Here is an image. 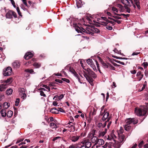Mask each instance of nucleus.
Returning a JSON list of instances; mask_svg holds the SVG:
<instances>
[{
	"label": "nucleus",
	"mask_w": 148,
	"mask_h": 148,
	"mask_svg": "<svg viewBox=\"0 0 148 148\" xmlns=\"http://www.w3.org/2000/svg\"><path fill=\"white\" fill-rule=\"evenodd\" d=\"M62 80H60L59 79H56L55 80V81L56 82H59L60 83H62L63 82V81H62Z\"/></svg>",
	"instance_id": "62"
},
{
	"label": "nucleus",
	"mask_w": 148,
	"mask_h": 148,
	"mask_svg": "<svg viewBox=\"0 0 148 148\" xmlns=\"http://www.w3.org/2000/svg\"><path fill=\"white\" fill-rule=\"evenodd\" d=\"M42 87L45 88H46L48 90V91L49 92L50 91V88L49 86H47V85H43Z\"/></svg>",
	"instance_id": "47"
},
{
	"label": "nucleus",
	"mask_w": 148,
	"mask_h": 148,
	"mask_svg": "<svg viewBox=\"0 0 148 148\" xmlns=\"http://www.w3.org/2000/svg\"><path fill=\"white\" fill-rule=\"evenodd\" d=\"M51 112L53 114H58V111L55 108H52L51 110H50Z\"/></svg>",
	"instance_id": "28"
},
{
	"label": "nucleus",
	"mask_w": 148,
	"mask_h": 148,
	"mask_svg": "<svg viewBox=\"0 0 148 148\" xmlns=\"http://www.w3.org/2000/svg\"><path fill=\"white\" fill-rule=\"evenodd\" d=\"M12 69L10 67H8L6 69H4L3 74L4 76L10 75L11 73Z\"/></svg>",
	"instance_id": "5"
},
{
	"label": "nucleus",
	"mask_w": 148,
	"mask_h": 148,
	"mask_svg": "<svg viewBox=\"0 0 148 148\" xmlns=\"http://www.w3.org/2000/svg\"><path fill=\"white\" fill-rule=\"evenodd\" d=\"M110 119V117L108 118L107 120L104 123V124L103 125L102 124V126L103 128H104L106 126L107 124V123L109 121Z\"/></svg>",
	"instance_id": "38"
},
{
	"label": "nucleus",
	"mask_w": 148,
	"mask_h": 148,
	"mask_svg": "<svg viewBox=\"0 0 148 148\" xmlns=\"http://www.w3.org/2000/svg\"><path fill=\"white\" fill-rule=\"evenodd\" d=\"M1 113L2 116L4 117L6 116V112L5 109H4L2 110L1 111Z\"/></svg>",
	"instance_id": "27"
},
{
	"label": "nucleus",
	"mask_w": 148,
	"mask_h": 148,
	"mask_svg": "<svg viewBox=\"0 0 148 148\" xmlns=\"http://www.w3.org/2000/svg\"><path fill=\"white\" fill-rule=\"evenodd\" d=\"M55 84H57L56 82H53L49 84V86L50 87L51 86H55Z\"/></svg>",
	"instance_id": "51"
},
{
	"label": "nucleus",
	"mask_w": 148,
	"mask_h": 148,
	"mask_svg": "<svg viewBox=\"0 0 148 148\" xmlns=\"http://www.w3.org/2000/svg\"><path fill=\"white\" fill-rule=\"evenodd\" d=\"M99 134L98 136L99 137H100L101 136H103L106 133L105 132H100L99 131Z\"/></svg>",
	"instance_id": "37"
},
{
	"label": "nucleus",
	"mask_w": 148,
	"mask_h": 148,
	"mask_svg": "<svg viewBox=\"0 0 148 148\" xmlns=\"http://www.w3.org/2000/svg\"><path fill=\"white\" fill-rule=\"evenodd\" d=\"M107 22L108 23H111L113 25H115V23L114 22L110 21V20H108L107 21Z\"/></svg>",
	"instance_id": "61"
},
{
	"label": "nucleus",
	"mask_w": 148,
	"mask_h": 148,
	"mask_svg": "<svg viewBox=\"0 0 148 148\" xmlns=\"http://www.w3.org/2000/svg\"><path fill=\"white\" fill-rule=\"evenodd\" d=\"M124 7H125V8L127 10L126 12H127L130 13V8L126 6H124Z\"/></svg>",
	"instance_id": "43"
},
{
	"label": "nucleus",
	"mask_w": 148,
	"mask_h": 148,
	"mask_svg": "<svg viewBox=\"0 0 148 148\" xmlns=\"http://www.w3.org/2000/svg\"><path fill=\"white\" fill-rule=\"evenodd\" d=\"M136 76L138 77V80L140 81L143 78V72L140 71H139L137 73Z\"/></svg>",
	"instance_id": "13"
},
{
	"label": "nucleus",
	"mask_w": 148,
	"mask_h": 148,
	"mask_svg": "<svg viewBox=\"0 0 148 148\" xmlns=\"http://www.w3.org/2000/svg\"><path fill=\"white\" fill-rule=\"evenodd\" d=\"M96 111L97 110L95 109L94 108H93V112H90V114H92V115H94L96 114Z\"/></svg>",
	"instance_id": "46"
},
{
	"label": "nucleus",
	"mask_w": 148,
	"mask_h": 148,
	"mask_svg": "<svg viewBox=\"0 0 148 148\" xmlns=\"http://www.w3.org/2000/svg\"><path fill=\"white\" fill-rule=\"evenodd\" d=\"M23 4L28 8V10L30 11H32L34 10V8H36V4L35 3H33L30 6H29L27 3L26 0H22Z\"/></svg>",
	"instance_id": "3"
},
{
	"label": "nucleus",
	"mask_w": 148,
	"mask_h": 148,
	"mask_svg": "<svg viewBox=\"0 0 148 148\" xmlns=\"http://www.w3.org/2000/svg\"><path fill=\"white\" fill-rule=\"evenodd\" d=\"M99 20H101L102 19L107 22L108 19L105 17H101L100 18H99Z\"/></svg>",
	"instance_id": "42"
},
{
	"label": "nucleus",
	"mask_w": 148,
	"mask_h": 148,
	"mask_svg": "<svg viewBox=\"0 0 148 148\" xmlns=\"http://www.w3.org/2000/svg\"><path fill=\"white\" fill-rule=\"evenodd\" d=\"M123 131H124V130H123V127H120V130L119 131V132H118V133L119 134V133L121 134H122L123 132Z\"/></svg>",
	"instance_id": "48"
},
{
	"label": "nucleus",
	"mask_w": 148,
	"mask_h": 148,
	"mask_svg": "<svg viewBox=\"0 0 148 148\" xmlns=\"http://www.w3.org/2000/svg\"><path fill=\"white\" fill-rule=\"evenodd\" d=\"M16 9L18 12V14L19 15L21 16H22V15L21 14V12L20 10V9L19 7H17Z\"/></svg>",
	"instance_id": "41"
},
{
	"label": "nucleus",
	"mask_w": 148,
	"mask_h": 148,
	"mask_svg": "<svg viewBox=\"0 0 148 148\" xmlns=\"http://www.w3.org/2000/svg\"><path fill=\"white\" fill-rule=\"evenodd\" d=\"M13 114V112L11 110L9 111L7 113V116L8 117L10 118L12 116Z\"/></svg>",
	"instance_id": "30"
},
{
	"label": "nucleus",
	"mask_w": 148,
	"mask_h": 148,
	"mask_svg": "<svg viewBox=\"0 0 148 148\" xmlns=\"http://www.w3.org/2000/svg\"><path fill=\"white\" fill-rule=\"evenodd\" d=\"M143 64L145 68H147L148 65V63L146 62H145L143 63Z\"/></svg>",
	"instance_id": "55"
},
{
	"label": "nucleus",
	"mask_w": 148,
	"mask_h": 148,
	"mask_svg": "<svg viewBox=\"0 0 148 148\" xmlns=\"http://www.w3.org/2000/svg\"><path fill=\"white\" fill-rule=\"evenodd\" d=\"M86 72L84 71V76L86 78L87 80L92 86L94 85L93 82L94 80L92 78H95L97 77V75L95 73L89 68L85 69Z\"/></svg>",
	"instance_id": "1"
},
{
	"label": "nucleus",
	"mask_w": 148,
	"mask_h": 148,
	"mask_svg": "<svg viewBox=\"0 0 148 148\" xmlns=\"http://www.w3.org/2000/svg\"><path fill=\"white\" fill-rule=\"evenodd\" d=\"M33 66L35 68H38L41 65L39 63L35 62L33 64Z\"/></svg>",
	"instance_id": "33"
},
{
	"label": "nucleus",
	"mask_w": 148,
	"mask_h": 148,
	"mask_svg": "<svg viewBox=\"0 0 148 148\" xmlns=\"http://www.w3.org/2000/svg\"><path fill=\"white\" fill-rule=\"evenodd\" d=\"M134 4H135L137 6V8L139 10H140V2L139 0H133Z\"/></svg>",
	"instance_id": "21"
},
{
	"label": "nucleus",
	"mask_w": 148,
	"mask_h": 148,
	"mask_svg": "<svg viewBox=\"0 0 148 148\" xmlns=\"http://www.w3.org/2000/svg\"><path fill=\"white\" fill-rule=\"evenodd\" d=\"M77 6L78 8L81 7L85 4V3L82 0H76Z\"/></svg>",
	"instance_id": "12"
},
{
	"label": "nucleus",
	"mask_w": 148,
	"mask_h": 148,
	"mask_svg": "<svg viewBox=\"0 0 148 148\" xmlns=\"http://www.w3.org/2000/svg\"><path fill=\"white\" fill-rule=\"evenodd\" d=\"M121 143L119 142H116L113 145L114 147L115 148H120L121 146Z\"/></svg>",
	"instance_id": "24"
},
{
	"label": "nucleus",
	"mask_w": 148,
	"mask_h": 148,
	"mask_svg": "<svg viewBox=\"0 0 148 148\" xmlns=\"http://www.w3.org/2000/svg\"><path fill=\"white\" fill-rule=\"evenodd\" d=\"M134 119L130 118L127 119L125 121L127 125H129L131 123L133 122Z\"/></svg>",
	"instance_id": "23"
},
{
	"label": "nucleus",
	"mask_w": 148,
	"mask_h": 148,
	"mask_svg": "<svg viewBox=\"0 0 148 148\" xmlns=\"http://www.w3.org/2000/svg\"><path fill=\"white\" fill-rule=\"evenodd\" d=\"M125 136L123 134H121L120 136L121 139L120 140V142L121 143L125 141Z\"/></svg>",
	"instance_id": "29"
},
{
	"label": "nucleus",
	"mask_w": 148,
	"mask_h": 148,
	"mask_svg": "<svg viewBox=\"0 0 148 148\" xmlns=\"http://www.w3.org/2000/svg\"><path fill=\"white\" fill-rule=\"evenodd\" d=\"M145 74L146 77H148V70H146L145 72Z\"/></svg>",
	"instance_id": "64"
},
{
	"label": "nucleus",
	"mask_w": 148,
	"mask_h": 148,
	"mask_svg": "<svg viewBox=\"0 0 148 148\" xmlns=\"http://www.w3.org/2000/svg\"><path fill=\"white\" fill-rule=\"evenodd\" d=\"M104 143V142L103 139H98L97 142V144L101 145L103 144Z\"/></svg>",
	"instance_id": "25"
},
{
	"label": "nucleus",
	"mask_w": 148,
	"mask_h": 148,
	"mask_svg": "<svg viewBox=\"0 0 148 148\" xmlns=\"http://www.w3.org/2000/svg\"><path fill=\"white\" fill-rule=\"evenodd\" d=\"M13 90L12 89L10 88L8 89L6 91V94L8 95H10L11 94Z\"/></svg>",
	"instance_id": "34"
},
{
	"label": "nucleus",
	"mask_w": 148,
	"mask_h": 148,
	"mask_svg": "<svg viewBox=\"0 0 148 148\" xmlns=\"http://www.w3.org/2000/svg\"><path fill=\"white\" fill-rule=\"evenodd\" d=\"M88 29H90V27H86V29H85L82 27V28H81V31L80 33H83V32H85L86 33L90 34V32L88 31Z\"/></svg>",
	"instance_id": "19"
},
{
	"label": "nucleus",
	"mask_w": 148,
	"mask_h": 148,
	"mask_svg": "<svg viewBox=\"0 0 148 148\" xmlns=\"http://www.w3.org/2000/svg\"><path fill=\"white\" fill-rule=\"evenodd\" d=\"M50 127L53 126L54 128H56L57 127V126L54 123H51L50 124Z\"/></svg>",
	"instance_id": "44"
},
{
	"label": "nucleus",
	"mask_w": 148,
	"mask_h": 148,
	"mask_svg": "<svg viewBox=\"0 0 148 148\" xmlns=\"http://www.w3.org/2000/svg\"><path fill=\"white\" fill-rule=\"evenodd\" d=\"M10 1H11V3L12 5H13V7L14 8H16V7L15 5V3L14 1L13 0H10Z\"/></svg>",
	"instance_id": "54"
},
{
	"label": "nucleus",
	"mask_w": 148,
	"mask_h": 148,
	"mask_svg": "<svg viewBox=\"0 0 148 148\" xmlns=\"http://www.w3.org/2000/svg\"><path fill=\"white\" fill-rule=\"evenodd\" d=\"M112 10L113 11H115L116 12H118V10L117 9L114 7H113L112 8Z\"/></svg>",
	"instance_id": "50"
},
{
	"label": "nucleus",
	"mask_w": 148,
	"mask_h": 148,
	"mask_svg": "<svg viewBox=\"0 0 148 148\" xmlns=\"http://www.w3.org/2000/svg\"><path fill=\"white\" fill-rule=\"evenodd\" d=\"M67 127H68L69 128H70V127H73V131H74L75 130V127L73 125H69Z\"/></svg>",
	"instance_id": "60"
},
{
	"label": "nucleus",
	"mask_w": 148,
	"mask_h": 148,
	"mask_svg": "<svg viewBox=\"0 0 148 148\" xmlns=\"http://www.w3.org/2000/svg\"><path fill=\"white\" fill-rule=\"evenodd\" d=\"M148 109L147 106L145 108L144 110L138 108H136L135 109V112L138 116H145L146 114Z\"/></svg>",
	"instance_id": "2"
},
{
	"label": "nucleus",
	"mask_w": 148,
	"mask_h": 148,
	"mask_svg": "<svg viewBox=\"0 0 148 148\" xmlns=\"http://www.w3.org/2000/svg\"><path fill=\"white\" fill-rule=\"evenodd\" d=\"M109 113L108 112H106L104 114L102 118V120L103 121H105L107 119L108 117L109 116Z\"/></svg>",
	"instance_id": "22"
},
{
	"label": "nucleus",
	"mask_w": 148,
	"mask_h": 148,
	"mask_svg": "<svg viewBox=\"0 0 148 148\" xmlns=\"http://www.w3.org/2000/svg\"><path fill=\"white\" fill-rule=\"evenodd\" d=\"M106 28L109 30H112V27L110 25H106Z\"/></svg>",
	"instance_id": "58"
},
{
	"label": "nucleus",
	"mask_w": 148,
	"mask_h": 148,
	"mask_svg": "<svg viewBox=\"0 0 148 148\" xmlns=\"http://www.w3.org/2000/svg\"><path fill=\"white\" fill-rule=\"evenodd\" d=\"M127 1L128 0H121V2L122 3L125 5L127 2Z\"/></svg>",
	"instance_id": "57"
},
{
	"label": "nucleus",
	"mask_w": 148,
	"mask_h": 148,
	"mask_svg": "<svg viewBox=\"0 0 148 148\" xmlns=\"http://www.w3.org/2000/svg\"><path fill=\"white\" fill-rule=\"evenodd\" d=\"M91 67L93 69V70L96 71H97L96 67L94 63L90 65Z\"/></svg>",
	"instance_id": "40"
},
{
	"label": "nucleus",
	"mask_w": 148,
	"mask_h": 148,
	"mask_svg": "<svg viewBox=\"0 0 148 148\" xmlns=\"http://www.w3.org/2000/svg\"><path fill=\"white\" fill-rule=\"evenodd\" d=\"M19 102V98H17L15 101V105L16 106H18V103Z\"/></svg>",
	"instance_id": "52"
},
{
	"label": "nucleus",
	"mask_w": 148,
	"mask_h": 148,
	"mask_svg": "<svg viewBox=\"0 0 148 148\" xmlns=\"http://www.w3.org/2000/svg\"><path fill=\"white\" fill-rule=\"evenodd\" d=\"M83 144L85 145L86 147L88 148L90 147L92 145L91 143L88 139L84 140L83 142Z\"/></svg>",
	"instance_id": "10"
},
{
	"label": "nucleus",
	"mask_w": 148,
	"mask_h": 148,
	"mask_svg": "<svg viewBox=\"0 0 148 148\" xmlns=\"http://www.w3.org/2000/svg\"><path fill=\"white\" fill-rule=\"evenodd\" d=\"M101 64H102V66L105 69L106 68H108L109 64V63H108L106 64L104 63V62H102Z\"/></svg>",
	"instance_id": "31"
},
{
	"label": "nucleus",
	"mask_w": 148,
	"mask_h": 148,
	"mask_svg": "<svg viewBox=\"0 0 148 148\" xmlns=\"http://www.w3.org/2000/svg\"><path fill=\"white\" fill-rule=\"evenodd\" d=\"M18 91L20 92V95H23L21 97L23 99H24L26 96V95L25 93V89L24 88H20L18 89Z\"/></svg>",
	"instance_id": "8"
},
{
	"label": "nucleus",
	"mask_w": 148,
	"mask_h": 148,
	"mask_svg": "<svg viewBox=\"0 0 148 148\" xmlns=\"http://www.w3.org/2000/svg\"><path fill=\"white\" fill-rule=\"evenodd\" d=\"M88 31L90 32V34L91 35L94 34V33H98L100 32V31L98 29L95 28V27H90V29H88Z\"/></svg>",
	"instance_id": "6"
},
{
	"label": "nucleus",
	"mask_w": 148,
	"mask_h": 148,
	"mask_svg": "<svg viewBox=\"0 0 148 148\" xmlns=\"http://www.w3.org/2000/svg\"><path fill=\"white\" fill-rule=\"evenodd\" d=\"M98 140V139L97 137L93 136L91 139V141L93 143H95V145H97Z\"/></svg>",
	"instance_id": "20"
},
{
	"label": "nucleus",
	"mask_w": 148,
	"mask_h": 148,
	"mask_svg": "<svg viewBox=\"0 0 148 148\" xmlns=\"http://www.w3.org/2000/svg\"><path fill=\"white\" fill-rule=\"evenodd\" d=\"M24 71L25 72L29 73L31 74L34 72V71L32 69H26Z\"/></svg>",
	"instance_id": "32"
},
{
	"label": "nucleus",
	"mask_w": 148,
	"mask_h": 148,
	"mask_svg": "<svg viewBox=\"0 0 148 148\" xmlns=\"http://www.w3.org/2000/svg\"><path fill=\"white\" fill-rule=\"evenodd\" d=\"M33 56V54L31 52H29L27 53L24 56L25 60H28L32 58Z\"/></svg>",
	"instance_id": "11"
},
{
	"label": "nucleus",
	"mask_w": 148,
	"mask_h": 148,
	"mask_svg": "<svg viewBox=\"0 0 148 148\" xmlns=\"http://www.w3.org/2000/svg\"><path fill=\"white\" fill-rule=\"evenodd\" d=\"M143 143H144L143 141V140L141 141L138 145V147L140 148H141L142 147V146H143Z\"/></svg>",
	"instance_id": "45"
},
{
	"label": "nucleus",
	"mask_w": 148,
	"mask_h": 148,
	"mask_svg": "<svg viewBox=\"0 0 148 148\" xmlns=\"http://www.w3.org/2000/svg\"><path fill=\"white\" fill-rule=\"evenodd\" d=\"M114 21L117 23L118 24H120L121 23L122 21H119L115 19H114Z\"/></svg>",
	"instance_id": "63"
},
{
	"label": "nucleus",
	"mask_w": 148,
	"mask_h": 148,
	"mask_svg": "<svg viewBox=\"0 0 148 148\" xmlns=\"http://www.w3.org/2000/svg\"><path fill=\"white\" fill-rule=\"evenodd\" d=\"M87 63L90 65H91L93 63L91 59H89L87 60L86 61Z\"/></svg>",
	"instance_id": "36"
},
{
	"label": "nucleus",
	"mask_w": 148,
	"mask_h": 148,
	"mask_svg": "<svg viewBox=\"0 0 148 148\" xmlns=\"http://www.w3.org/2000/svg\"><path fill=\"white\" fill-rule=\"evenodd\" d=\"M40 95L41 96H43L45 97H46V95L44 93V92L42 91H40Z\"/></svg>",
	"instance_id": "53"
},
{
	"label": "nucleus",
	"mask_w": 148,
	"mask_h": 148,
	"mask_svg": "<svg viewBox=\"0 0 148 148\" xmlns=\"http://www.w3.org/2000/svg\"><path fill=\"white\" fill-rule=\"evenodd\" d=\"M79 137V136H70V139L72 141L75 142L78 140Z\"/></svg>",
	"instance_id": "18"
},
{
	"label": "nucleus",
	"mask_w": 148,
	"mask_h": 148,
	"mask_svg": "<svg viewBox=\"0 0 148 148\" xmlns=\"http://www.w3.org/2000/svg\"><path fill=\"white\" fill-rule=\"evenodd\" d=\"M115 61L117 62V63H119L121 64L122 65H125V64L124 63V62H121L120 61H118V60H115Z\"/></svg>",
	"instance_id": "56"
},
{
	"label": "nucleus",
	"mask_w": 148,
	"mask_h": 148,
	"mask_svg": "<svg viewBox=\"0 0 148 148\" xmlns=\"http://www.w3.org/2000/svg\"><path fill=\"white\" fill-rule=\"evenodd\" d=\"M13 66L15 68H18L20 66V64L18 61H15L12 64Z\"/></svg>",
	"instance_id": "15"
},
{
	"label": "nucleus",
	"mask_w": 148,
	"mask_h": 148,
	"mask_svg": "<svg viewBox=\"0 0 148 148\" xmlns=\"http://www.w3.org/2000/svg\"><path fill=\"white\" fill-rule=\"evenodd\" d=\"M12 78H10L8 79H7L6 80H1V83H3L7 85V86L10 83H11L12 82Z\"/></svg>",
	"instance_id": "14"
},
{
	"label": "nucleus",
	"mask_w": 148,
	"mask_h": 148,
	"mask_svg": "<svg viewBox=\"0 0 148 148\" xmlns=\"http://www.w3.org/2000/svg\"><path fill=\"white\" fill-rule=\"evenodd\" d=\"M3 84L0 85V91L2 92L4 91L5 89L7 87V85L3 83Z\"/></svg>",
	"instance_id": "17"
},
{
	"label": "nucleus",
	"mask_w": 148,
	"mask_h": 148,
	"mask_svg": "<svg viewBox=\"0 0 148 148\" xmlns=\"http://www.w3.org/2000/svg\"><path fill=\"white\" fill-rule=\"evenodd\" d=\"M73 26L75 28V30L78 33L81 32L82 27L80 24H77L74 23L73 24Z\"/></svg>",
	"instance_id": "7"
},
{
	"label": "nucleus",
	"mask_w": 148,
	"mask_h": 148,
	"mask_svg": "<svg viewBox=\"0 0 148 148\" xmlns=\"http://www.w3.org/2000/svg\"><path fill=\"white\" fill-rule=\"evenodd\" d=\"M61 79L64 81L68 83H69L70 82L69 79L65 78H62Z\"/></svg>",
	"instance_id": "49"
},
{
	"label": "nucleus",
	"mask_w": 148,
	"mask_h": 148,
	"mask_svg": "<svg viewBox=\"0 0 148 148\" xmlns=\"http://www.w3.org/2000/svg\"><path fill=\"white\" fill-rule=\"evenodd\" d=\"M100 22L102 23H101L99 22L95 21L94 22L95 25H96L97 26L100 27V25H103V26H106L108 24V23L107 22H104L102 21H100Z\"/></svg>",
	"instance_id": "9"
},
{
	"label": "nucleus",
	"mask_w": 148,
	"mask_h": 148,
	"mask_svg": "<svg viewBox=\"0 0 148 148\" xmlns=\"http://www.w3.org/2000/svg\"><path fill=\"white\" fill-rule=\"evenodd\" d=\"M13 16L14 18H16L17 17V15L16 13L12 10H10L8 11L6 14V18H12Z\"/></svg>",
	"instance_id": "4"
},
{
	"label": "nucleus",
	"mask_w": 148,
	"mask_h": 148,
	"mask_svg": "<svg viewBox=\"0 0 148 148\" xmlns=\"http://www.w3.org/2000/svg\"><path fill=\"white\" fill-rule=\"evenodd\" d=\"M130 1L128 0L127 3L126 4L125 6H126L127 7V6H129V7L131 6V5L130 4Z\"/></svg>",
	"instance_id": "59"
},
{
	"label": "nucleus",
	"mask_w": 148,
	"mask_h": 148,
	"mask_svg": "<svg viewBox=\"0 0 148 148\" xmlns=\"http://www.w3.org/2000/svg\"><path fill=\"white\" fill-rule=\"evenodd\" d=\"M9 106L10 103L7 102H5L3 104V107L5 109L8 108Z\"/></svg>",
	"instance_id": "26"
},
{
	"label": "nucleus",
	"mask_w": 148,
	"mask_h": 148,
	"mask_svg": "<svg viewBox=\"0 0 148 148\" xmlns=\"http://www.w3.org/2000/svg\"><path fill=\"white\" fill-rule=\"evenodd\" d=\"M125 130L127 131H129L131 128V126L130 125H126L124 127Z\"/></svg>",
	"instance_id": "35"
},
{
	"label": "nucleus",
	"mask_w": 148,
	"mask_h": 148,
	"mask_svg": "<svg viewBox=\"0 0 148 148\" xmlns=\"http://www.w3.org/2000/svg\"><path fill=\"white\" fill-rule=\"evenodd\" d=\"M108 68L110 69L111 70H115V68L111 64H109L108 66Z\"/></svg>",
	"instance_id": "39"
},
{
	"label": "nucleus",
	"mask_w": 148,
	"mask_h": 148,
	"mask_svg": "<svg viewBox=\"0 0 148 148\" xmlns=\"http://www.w3.org/2000/svg\"><path fill=\"white\" fill-rule=\"evenodd\" d=\"M69 71L76 77H78V75L75 71L73 68L70 67L69 68Z\"/></svg>",
	"instance_id": "16"
}]
</instances>
